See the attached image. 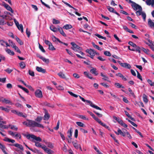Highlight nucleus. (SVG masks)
<instances>
[{
  "mask_svg": "<svg viewBox=\"0 0 154 154\" xmlns=\"http://www.w3.org/2000/svg\"><path fill=\"white\" fill-rule=\"evenodd\" d=\"M148 23L149 25L151 27H154V23L150 19H148Z\"/></svg>",
  "mask_w": 154,
  "mask_h": 154,
  "instance_id": "19",
  "label": "nucleus"
},
{
  "mask_svg": "<svg viewBox=\"0 0 154 154\" xmlns=\"http://www.w3.org/2000/svg\"><path fill=\"white\" fill-rule=\"evenodd\" d=\"M71 44L72 46L71 47V48L75 52H78L82 55H84V54L80 51L81 48L76 45L75 42H72L71 43Z\"/></svg>",
  "mask_w": 154,
  "mask_h": 154,
  "instance_id": "2",
  "label": "nucleus"
},
{
  "mask_svg": "<svg viewBox=\"0 0 154 154\" xmlns=\"http://www.w3.org/2000/svg\"><path fill=\"white\" fill-rule=\"evenodd\" d=\"M107 9L110 12L113 13L114 10L113 8L110 6L107 7Z\"/></svg>",
  "mask_w": 154,
  "mask_h": 154,
  "instance_id": "57",
  "label": "nucleus"
},
{
  "mask_svg": "<svg viewBox=\"0 0 154 154\" xmlns=\"http://www.w3.org/2000/svg\"><path fill=\"white\" fill-rule=\"evenodd\" d=\"M84 75L88 78L92 79L93 78L91 76V75L88 72H84Z\"/></svg>",
  "mask_w": 154,
  "mask_h": 154,
  "instance_id": "27",
  "label": "nucleus"
},
{
  "mask_svg": "<svg viewBox=\"0 0 154 154\" xmlns=\"http://www.w3.org/2000/svg\"><path fill=\"white\" fill-rule=\"evenodd\" d=\"M136 71L137 72V77L138 79H140L141 81H142V77L141 76V75L140 74V73H139V72L137 70H136Z\"/></svg>",
  "mask_w": 154,
  "mask_h": 154,
  "instance_id": "50",
  "label": "nucleus"
},
{
  "mask_svg": "<svg viewBox=\"0 0 154 154\" xmlns=\"http://www.w3.org/2000/svg\"><path fill=\"white\" fill-rule=\"evenodd\" d=\"M116 75L117 76H119L120 78H122V79L124 81H126L127 80L126 78L120 73H119L116 74Z\"/></svg>",
  "mask_w": 154,
  "mask_h": 154,
  "instance_id": "21",
  "label": "nucleus"
},
{
  "mask_svg": "<svg viewBox=\"0 0 154 154\" xmlns=\"http://www.w3.org/2000/svg\"><path fill=\"white\" fill-rule=\"evenodd\" d=\"M29 74L31 76L33 77L35 76L34 72L33 71H31L30 70H29Z\"/></svg>",
  "mask_w": 154,
  "mask_h": 154,
  "instance_id": "61",
  "label": "nucleus"
},
{
  "mask_svg": "<svg viewBox=\"0 0 154 154\" xmlns=\"http://www.w3.org/2000/svg\"><path fill=\"white\" fill-rule=\"evenodd\" d=\"M50 116L47 111L45 110V115L44 117V120H48Z\"/></svg>",
  "mask_w": 154,
  "mask_h": 154,
  "instance_id": "15",
  "label": "nucleus"
},
{
  "mask_svg": "<svg viewBox=\"0 0 154 154\" xmlns=\"http://www.w3.org/2000/svg\"><path fill=\"white\" fill-rule=\"evenodd\" d=\"M87 112L96 121V118L95 117V115L92 113L91 112L88 111Z\"/></svg>",
  "mask_w": 154,
  "mask_h": 154,
  "instance_id": "42",
  "label": "nucleus"
},
{
  "mask_svg": "<svg viewBox=\"0 0 154 154\" xmlns=\"http://www.w3.org/2000/svg\"><path fill=\"white\" fill-rule=\"evenodd\" d=\"M101 75L104 78H103V79L104 80L108 82H109V81L108 80V78L107 76L103 75L102 73H101Z\"/></svg>",
  "mask_w": 154,
  "mask_h": 154,
  "instance_id": "41",
  "label": "nucleus"
},
{
  "mask_svg": "<svg viewBox=\"0 0 154 154\" xmlns=\"http://www.w3.org/2000/svg\"><path fill=\"white\" fill-rule=\"evenodd\" d=\"M0 42H1V44L2 45H4L3 44H2V42H4V43H5L6 45V47L10 46V45L8 44V43L7 42L4 41L3 40H1L0 41Z\"/></svg>",
  "mask_w": 154,
  "mask_h": 154,
  "instance_id": "46",
  "label": "nucleus"
},
{
  "mask_svg": "<svg viewBox=\"0 0 154 154\" xmlns=\"http://www.w3.org/2000/svg\"><path fill=\"white\" fill-rule=\"evenodd\" d=\"M46 144L47 146L48 147L52 149L54 147V145L51 142H47L46 143Z\"/></svg>",
  "mask_w": 154,
  "mask_h": 154,
  "instance_id": "36",
  "label": "nucleus"
},
{
  "mask_svg": "<svg viewBox=\"0 0 154 154\" xmlns=\"http://www.w3.org/2000/svg\"><path fill=\"white\" fill-rule=\"evenodd\" d=\"M52 39L54 42H56V41H57L59 42V41H60L58 38L54 35L52 36Z\"/></svg>",
  "mask_w": 154,
  "mask_h": 154,
  "instance_id": "52",
  "label": "nucleus"
},
{
  "mask_svg": "<svg viewBox=\"0 0 154 154\" xmlns=\"http://www.w3.org/2000/svg\"><path fill=\"white\" fill-rule=\"evenodd\" d=\"M57 75L61 78L63 79H65L66 78L65 74L61 72H59L57 74Z\"/></svg>",
  "mask_w": 154,
  "mask_h": 154,
  "instance_id": "28",
  "label": "nucleus"
},
{
  "mask_svg": "<svg viewBox=\"0 0 154 154\" xmlns=\"http://www.w3.org/2000/svg\"><path fill=\"white\" fill-rule=\"evenodd\" d=\"M72 28V26L71 25L69 24L65 25L63 27V28L64 29H70Z\"/></svg>",
  "mask_w": 154,
  "mask_h": 154,
  "instance_id": "32",
  "label": "nucleus"
},
{
  "mask_svg": "<svg viewBox=\"0 0 154 154\" xmlns=\"http://www.w3.org/2000/svg\"><path fill=\"white\" fill-rule=\"evenodd\" d=\"M146 2L147 5H154V0H146Z\"/></svg>",
  "mask_w": 154,
  "mask_h": 154,
  "instance_id": "17",
  "label": "nucleus"
},
{
  "mask_svg": "<svg viewBox=\"0 0 154 154\" xmlns=\"http://www.w3.org/2000/svg\"><path fill=\"white\" fill-rule=\"evenodd\" d=\"M0 110L4 111H5L7 112H8L10 110V109H8L7 108H5L4 107L2 106L0 107Z\"/></svg>",
  "mask_w": 154,
  "mask_h": 154,
  "instance_id": "24",
  "label": "nucleus"
},
{
  "mask_svg": "<svg viewBox=\"0 0 154 154\" xmlns=\"http://www.w3.org/2000/svg\"><path fill=\"white\" fill-rule=\"evenodd\" d=\"M128 44L135 48V49H130V46H128V47L129 50L133 51H136L139 53H140V48L139 46L131 42H128Z\"/></svg>",
  "mask_w": 154,
  "mask_h": 154,
  "instance_id": "3",
  "label": "nucleus"
},
{
  "mask_svg": "<svg viewBox=\"0 0 154 154\" xmlns=\"http://www.w3.org/2000/svg\"><path fill=\"white\" fill-rule=\"evenodd\" d=\"M19 66L22 69L24 68L26 66V64L25 62L23 61H21L19 64Z\"/></svg>",
  "mask_w": 154,
  "mask_h": 154,
  "instance_id": "35",
  "label": "nucleus"
},
{
  "mask_svg": "<svg viewBox=\"0 0 154 154\" xmlns=\"http://www.w3.org/2000/svg\"><path fill=\"white\" fill-rule=\"evenodd\" d=\"M50 28L51 30L54 32H56L57 31V29L53 25H52L50 26Z\"/></svg>",
  "mask_w": 154,
  "mask_h": 154,
  "instance_id": "33",
  "label": "nucleus"
},
{
  "mask_svg": "<svg viewBox=\"0 0 154 154\" xmlns=\"http://www.w3.org/2000/svg\"><path fill=\"white\" fill-rule=\"evenodd\" d=\"M66 51H67L68 54L70 55L72 57H75V55L72 52H71V51H69L68 49H66Z\"/></svg>",
  "mask_w": 154,
  "mask_h": 154,
  "instance_id": "45",
  "label": "nucleus"
},
{
  "mask_svg": "<svg viewBox=\"0 0 154 154\" xmlns=\"http://www.w3.org/2000/svg\"><path fill=\"white\" fill-rule=\"evenodd\" d=\"M123 130H123V131H122L121 130H120L119 129L118 130V131L119 132V135L120 134L123 137H125V133L126 131H125L124 129Z\"/></svg>",
  "mask_w": 154,
  "mask_h": 154,
  "instance_id": "18",
  "label": "nucleus"
},
{
  "mask_svg": "<svg viewBox=\"0 0 154 154\" xmlns=\"http://www.w3.org/2000/svg\"><path fill=\"white\" fill-rule=\"evenodd\" d=\"M3 5L7 10L10 11L12 13H13V10L11 8L9 5L5 3H3Z\"/></svg>",
  "mask_w": 154,
  "mask_h": 154,
  "instance_id": "9",
  "label": "nucleus"
},
{
  "mask_svg": "<svg viewBox=\"0 0 154 154\" xmlns=\"http://www.w3.org/2000/svg\"><path fill=\"white\" fill-rule=\"evenodd\" d=\"M6 52L11 55H14V53L13 51H11L10 49H8L6 51Z\"/></svg>",
  "mask_w": 154,
  "mask_h": 154,
  "instance_id": "39",
  "label": "nucleus"
},
{
  "mask_svg": "<svg viewBox=\"0 0 154 154\" xmlns=\"http://www.w3.org/2000/svg\"><path fill=\"white\" fill-rule=\"evenodd\" d=\"M60 23V22L57 20H56L54 19H53V23L54 24H59Z\"/></svg>",
  "mask_w": 154,
  "mask_h": 154,
  "instance_id": "58",
  "label": "nucleus"
},
{
  "mask_svg": "<svg viewBox=\"0 0 154 154\" xmlns=\"http://www.w3.org/2000/svg\"><path fill=\"white\" fill-rule=\"evenodd\" d=\"M56 88L59 90H62L64 89V87L62 85H59L56 86Z\"/></svg>",
  "mask_w": 154,
  "mask_h": 154,
  "instance_id": "62",
  "label": "nucleus"
},
{
  "mask_svg": "<svg viewBox=\"0 0 154 154\" xmlns=\"http://www.w3.org/2000/svg\"><path fill=\"white\" fill-rule=\"evenodd\" d=\"M8 42L9 43V44H10L11 45L13 48H14V46L16 45L11 40H8Z\"/></svg>",
  "mask_w": 154,
  "mask_h": 154,
  "instance_id": "63",
  "label": "nucleus"
},
{
  "mask_svg": "<svg viewBox=\"0 0 154 154\" xmlns=\"http://www.w3.org/2000/svg\"><path fill=\"white\" fill-rule=\"evenodd\" d=\"M58 30L60 32V33L63 36L66 37V35L64 33L63 30L62 28L61 27H59V28H58Z\"/></svg>",
  "mask_w": 154,
  "mask_h": 154,
  "instance_id": "16",
  "label": "nucleus"
},
{
  "mask_svg": "<svg viewBox=\"0 0 154 154\" xmlns=\"http://www.w3.org/2000/svg\"><path fill=\"white\" fill-rule=\"evenodd\" d=\"M35 96L38 98H41L43 97L42 92L39 89L37 90L35 92Z\"/></svg>",
  "mask_w": 154,
  "mask_h": 154,
  "instance_id": "7",
  "label": "nucleus"
},
{
  "mask_svg": "<svg viewBox=\"0 0 154 154\" xmlns=\"http://www.w3.org/2000/svg\"><path fill=\"white\" fill-rule=\"evenodd\" d=\"M136 13L137 16L141 15L143 18L144 21H145L146 17V14L145 12L142 11V8H141V10L140 9L138 11H137L136 12Z\"/></svg>",
  "mask_w": 154,
  "mask_h": 154,
  "instance_id": "5",
  "label": "nucleus"
},
{
  "mask_svg": "<svg viewBox=\"0 0 154 154\" xmlns=\"http://www.w3.org/2000/svg\"><path fill=\"white\" fill-rule=\"evenodd\" d=\"M15 38L17 42H18L20 45H22L23 44V42L17 36H16Z\"/></svg>",
  "mask_w": 154,
  "mask_h": 154,
  "instance_id": "25",
  "label": "nucleus"
},
{
  "mask_svg": "<svg viewBox=\"0 0 154 154\" xmlns=\"http://www.w3.org/2000/svg\"><path fill=\"white\" fill-rule=\"evenodd\" d=\"M17 27V28L19 30H21L22 33H23V25L22 24H20Z\"/></svg>",
  "mask_w": 154,
  "mask_h": 154,
  "instance_id": "40",
  "label": "nucleus"
},
{
  "mask_svg": "<svg viewBox=\"0 0 154 154\" xmlns=\"http://www.w3.org/2000/svg\"><path fill=\"white\" fill-rule=\"evenodd\" d=\"M90 72L91 73L94 74L95 75H96V69L95 68H93L90 70Z\"/></svg>",
  "mask_w": 154,
  "mask_h": 154,
  "instance_id": "49",
  "label": "nucleus"
},
{
  "mask_svg": "<svg viewBox=\"0 0 154 154\" xmlns=\"http://www.w3.org/2000/svg\"><path fill=\"white\" fill-rule=\"evenodd\" d=\"M39 48L40 49V50L43 52L45 53V49H44L43 46L42 45H40L39 44Z\"/></svg>",
  "mask_w": 154,
  "mask_h": 154,
  "instance_id": "54",
  "label": "nucleus"
},
{
  "mask_svg": "<svg viewBox=\"0 0 154 154\" xmlns=\"http://www.w3.org/2000/svg\"><path fill=\"white\" fill-rule=\"evenodd\" d=\"M115 86L118 88H124V87L123 86H122V85H121L119 83H116L115 84Z\"/></svg>",
  "mask_w": 154,
  "mask_h": 154,
  "instance_id": "31",
  "label": "nucleus"
},
{
  "mask_svg": "<svg viewBox=\"0 0 154 154\" xmlns=\"http://www.w3.org/2000/svg\"><path fill=\"white\" fill-rule=\"evenodd\" d=\"M86 52L88 53L91 56L93 57L95 56L96 52L94 51V50L91 49H87L86 50Z\"/></svg>",
  "mask_w": 154,
  "mask_h": 154,
  "instance_id": "8",
  "label": "nucleus"
},
{
  "mask_svg": "<svg viewBox=\"0 0 154 154\" xmlns=\"http://www.w3.org/2000/svg\"><path fill=\"white\" fill-rule=\"evenodd\" d=\"M27 121L23 122V124L26 126L32 127H38L42 128H44L42 124L38 123L34 121L28 119Z\"/></svg>",
  "mask_w": 154,
  "mask_h": 154,
  "instance_id": "1",
  "label": "nucleus"
},
{
  "mask_svg": "<svg viewBox=\"0 0 154 154\" xmlns=\"http://www.w3.org/2000/svg\"><path fill=\"white\" fill-rule=\"evenodd\" d=\"M122 67L128 69H130L131 67V65L127 63H123L122 65Z\"/></svg>",
  "mask_w": 154,
  "mask_h": 154,
  "instance_id": "20",
  "label": "nucleus"
},
{
  "mask_svg": "<svg viewBox=\"0 0 154 154\" xmlns=\"http://www.w3.org/2000/svg\"><path fill=\"white\" fill-rule=\"evenodd\" d=\"M14 48L15 49V50L17 51V52L19 53H20L21 51L19 48L16 46V45L14 46Z\"/></svg>",
  "mask_w": 154,
  "mask_h": 154,
  "instance_id": "53",
  "label": "nucleus"
},
{
  "mask_svg": "<svg viewBox=\"0 0 154 154\" xmlns=\"http://www.w3.org/2000/svg\"><path fill=\"white\" fill-rule=\"evenodd\" d=\"M28 28H27L26 30V33L27 37L29 38L31 32L29 31H28Z\"/></svg>",
  "mask_w": 154,
  "mask_h": 154,
  "instance_id": "64",
  "label": "nucleus"
},
{
  "mask_svg": "<svg viewBox=\"0 0 154 154\" xmlns=\"http://www.w3.org/2000/svg\"><path fill=\"white\" fill-rule=\"evenodd\" d=\"M104 54L106 56L109 57L111 55L109 51H104Z\"/></svg>",
  "mask_w": 154,
  "mask_h": 154,
  "instance_id": "47",
  "label": "nucleus"
},
{
  "mask_svg": "<svg viewBox=\"0 0 154 154\" xmlns=\"http://www.w3.org/2000/svg\"><path fill=\"white\" fill-rule=\"evenodd\" d=\"M133 127V128L134 129L135 131L136 132H137L138 134H139L142 137H143V135H142V134H141V132H140L139 131H138L137 129H136V128H134L133 127Z\"/></svg>",
  "mask_w": 154,
  "mask_h": 154,
  "instance_id": "51",
  "label": "nucleus"
},
{
  "mask_svg": "<svg viewBox=\"0 0 154 154\" xmlns=\"http://www.w3.org/2000/svg\"><path fill=\"white\" fill-rule=\"evenodd\" d=\"M5 71L7 72L8 73L10 74L13 71V69H10L8 68L5 70Z\"/></svg>",
  "mask_w": 154,
  "mask_h": 154,
  "instance_id": "56",
  "label": "nucleus"
},
{
  "mask_svg": "<svg viewBox=\"0 0 154 154\" xmlns=\"http://www.w3.org/2000/svg\"><path fill=\"white\" fill-rule=\"evenodd\" d=\"M86 102L88 103L92 107L96 109V106L91 101L86 100Z\"/></svg>",
  "mask_w": 154,
  "mask_h": 154,
  "instance_id": "22",
  "label": "nucleus"
},
{
  "mask_svg": "<svg viewBox=\"0 0 154 154\" xmlns=\"http://www.w3.org/2000/svg\"><path fill=\"white\" fill-rule=\"evenodd\" d=\"M23 135L26 137L28 139H29L30 138H31L37 141H39L40 142L42 141V139L40 138V137H37L36 136L33 134H28L26 135L23 134Z\"/></svg>",
  "mask_w": 154,
  "mask_h": 154,
  "instance_id": "4",
  "label": "nucleus"
},
{
  "mask_svg": "<svg viewBox=\"0 0 154 154\" xmlns=\"http://www.w3.org/2000/svg\"><path fill=\"white\" fill-rule=\"evenodd\" d=\"M35 146H36L37 147H41L42 149L43 147H45L46 146L45 145H43V146H42L41 144L40 143H39L38 142L35 143Z\"/></svg>",
  "mask_w": 154,
  "mask_h": 154,
  "instance_id": "38",
  "label": "nucleus"
},
{
  "mask_svg": "<svg viewBox=\"0 0 154 154\" xmlns=\"http://www.w3.org/2000/svg\"><path fill=\"white\" fill-rule=\"evenodd\" d=\"M36 69L38 72L43 73H45L46 72V70L43 69L42 67L37 66Z\"/></svg>",
  "mask_w": 154,
  "mask_h": 154,
  "instance_id": "13",
  "label": "nucleus"
},
{
  "mask_svg": "<svg viewBox=\"0 0 154 154\" xmlns=\"http://www.w3.org/2000/svg\"><path fill=\"white\" fill-rule=\"evenodd\" d=\"M140 51H143L144 52L147 54H149V50L147 49H145L143 47L140 48Z\"/></svg>",
  "mask_w": 154,
  "mask_h": 154,
  "instance_id": "26",
  "label": "nucleus"
},
{
  "mask_svg": "<svg viewBox=\"0 0 154 154\" xmlns=\"http://www.w3.org/2000/svg\"><path fill=\"white\" fill-rule=\"evenodd\" d=\"M28 148L29 149L32 151L33 152L38 153L39 154L41 153V152H40L38 150H37V149L35 148L34 149H33L29 147H28Z\"/></svg>",
  "mask_w": 154,
  "mask_h": 154,
  "instance_id": "30",
  "label": "nucleus"
},
{
  "mask_svg": "<svg viewBox=\"0 0 154 154\" xmlns=\"http://www.w3.org/2000/svg\"><path fill=\"white\" fill-rule=\"evenodd\" d=\"M42 58L41 59L45 63H48L49 62V59H46L45 57H42Z\"/></svg>",
  "mask_w": 154,
  "mask_h": 154,
  "instance_id": "44",
  "label": "nucleus"
},
{
  "mask_svg": "<svg viewBox=\"0 0 154 154\" xmlns=\"http://www.w3.org/2000/svg\"><path fill=\"white\" fill-rule=\"evenodd\" d=\"M123 129L124 130V131H126V132L125 133V136L126 135L129 138V139H131V137L130 134H129V132L128 131H127L126 130Z\"/></svg>",
  "mask_w": 154,
  "mask_h": 154,
  "instance_id": "43",
  "label": "nucleus"
},
{
  "mask_svg": "<svg viewBox=\"0 0 154 154\" xmlns=\"http://www.w3.org/2000/svg\"><path fill=\"white\" fill-rule=\"evenodd\" d=\"M72 128H70V129L67 131L68 137L69 138H71L72 135Z\"/></svg>",
  "mask_w": 154,
  "mask_h": 154,
  "instance_id": "23",
  "label": "nucleus"
},
{
  "mask_svg": "<svg viewBox=\"0 0 154 154\" xmlns=\"http://www.w3.org/2000/svg\"><path fill=\"white\" fill-rule=\"evenodd\" d=\"M17 115L18 116H22L24 118H25L26 117V116H25L23 115V113L22 112H19L18 111Z\"/></svg>",
  "mask_w": 154,
  "mask_h": 154,
  "instance_id": "55",
  "label": "nucleus"
},
{
  "mask_svg": "<svg viewBox=\"0 0 154 154\" xmlns=\"http://www.w3.org/2000/svg\"><path fill=\"white\" fill-rule=\"evenodd\" d=\"M40 1H41V2L42 3V4L43 5H44L46 7H47L49 9L50 8V7L48 5L45 4L43 2L42 0H40Z\"/></svg>",
  "mask_w": 154,
  "mask_h": 154,
  "instance_id": "59",
  "label": "nucleus"
},
{
  "mask_svg": "<svg viewBox=\"0 0 154 154\" xmlns=\"http://www.w3.org/2000/svg\"><path fill=\"white\" fill-rule=\"evenodd\" d=\"M127 120H128V122L130 123L133 125L135 127H137V124H135L134 122H132L130 120L128 119H126Z\"/></svg>",
  "mask_w": 154,
  "mask_h": 154,
  "instance_id": "60",
  "label": "nucleus"
},
{
  "mask_svg": "<svg viewBox=\"0 0 154 154\" xmlns=\"http://www.w3.org/2000/svg\"><path fill=\"white\" fill-rule=\"evenodd\" d=\"M143 101L146 103H147L148 102L147 97L144 94L143 95Z\"/></svg>",
  "mask_w": 154,
  "mask_h": 154,
  "instance_id": "34",
  "label": "nucleus"
},
{
  "mask_svg": "<svg viewBox=\"0 0 154 154\" xmlns=\"http://www.w3.org/2000/svg\"><path fill=\"white\" fill-rule=\"evenodd\" d=\"M17 86L18 87L22 89L24 91H25L26 93H28L29 92V91L26 88L23 87L22 86L20 85H18Z\"/></svg>",
  "mask_w": 154,
  "mask_h": 154,
  "instance_id": "29",
  "label": "nucleus"
},
{
  "mask_svg": "<svg viewBox=\"0 0 154 154\" xmlns=\"http://www.w3.org/2000/svg\"><path fill=\"white\" fill-rule=\"evenodd\" d=\"M42 149L48 154H52V153L54 152L52 150L47 148L46 146L45 147H43Z\"/></svg>",
  "mask_w": 154,
  "mask_h": 154,
  "instance_id": "11",
  "label": "nucleus"
},
{
  "mask_svg": "<svg viewBox=\"0 0 154 154\" xmlns=\"http://www.w3.org/2000/svg\"><path fill=\"white\" fill-rule=\"evenodd\" d=\"M72 143L76 149H78L79 148L81 151H82V148L79 144L75 141H73Z\"/></svg>",
  "mask_w": 154,
  "mask_h": 154,
  "instance_id": "10",
  "label": "nucleus"
},
{
  "mask_svg": "<svg viewBox=\"0 0 154 154\" xmlns=\"http://www.w3.org/2000/svg\"><path fill=\"white\" fill-rule=\"evenodd\" d=\"M130 2L132 4L131 6L133 8L135 11H137V10L138 9L139 10L140 9L141 10L142 8L140 5L132 1H130Z\"/></svg>",
  "mask_w": 154,
  "mask_h": 154,
  "instance_id": "6",
  "label": "nucleus"
},
{
  "mask_svg": "<svg viewBox=\"0 0 154 154\" xmlns=\"http://www.w3.org/2000/svg\"><path fill=\"white\" fill-rule=\"evenodd\" d=\"M48 49L49 50L53 51L55 50L56 49L53 46L52 44L49 46Z\"/></svg>",
  "mask_w": 154,
  "mask_h": 154,
  "instance_id": "48",
  "label": "nucleus"
},
{
  "mask_svg": "<svg viewBox=\"0 0 154 154\" xmlns=\"http://www.w3.org/2000/svg\"><path fill=\"white\" fill-rule=\"evenodd\" d=\"M1 98L3 99H2L1 101L3 103H5L6 104H12V102L8 100H7L5 98H3V97H2Z\"/></svg>",
  "mask_w": 154,
  "mask_h": 154,
  "instance_id": "12",
  "label": "nucleus"
},
{
  "mask_svg": "<svg viewBox=\"0 0 154 154\" xmlns=\"http://www.w3.org/2000/svg\"><path fill=\"white\" fill-rule=\"evenodd\" d=\"M11 145L13 146H14L16 147H17L20 149L22 150V151L23 150V147L22 145L20 144L16 143L13 144H11Z\"/></svg>",
  "mask_w": 154,
  "mask_h": 154,
  "instance_id": "14",
  "label": "nucleus"
},
{
  "mask_svg": "<svg viewBox=\"0 0 154 154\" xmlns=\"http://www.w3.org/2000/svg\"><path fill=\"white\" fill-rule=\"evenodd\" d=\"M76 124L79 126L82 127H85V125L82 122H76Z\"/></svg>",
  "mask_w": 154,
  "mask_h": 154,
  "instance_id": "37",
  "label": "nucleus"
}]
</instances>
